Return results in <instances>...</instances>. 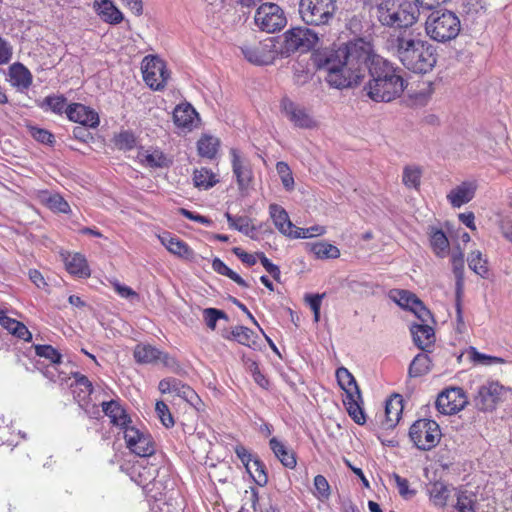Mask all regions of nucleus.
<instances>
[{
    "label": "nucleus",
    "mask_w": 512,
    "mask_h": 512,
    "mask_svg": "<svg viewBox=\"0 0 512 512\" xmlns=\"http://www.w3.org/2000/svg\"><path fill=\"white\" fill-rule=\"evenodd\" d=\"M281 109L289 121L298 128L310 129L316 126L315 120L307 112V110L289 98L282 99Z\"/></svg>",
    "instance_id": "15"
},
{
    "label": "nucleus",
    "mask_w": 512,
    "mask_h": 512,
    "mask_svg": "<svg viewBox=\"0 0 512 512\" xmlns=\"http://www.w3.org/2000/svg\"><path fill=\"white\" fill-rule=\"evenodd\" d=\"M430 497L435 505L445 506L448 498L447 486L442 482L433 483L430 489Z\"/></svg>",
    "instance_id": "46"
},
{
    "label": "nucleus",
    "mask_w": 512,
    "mask_h": 512,
    "mask_svg": "<svg viewBox=\"0 0 512 512\" xmlns=\"http://www.w3.org/2000/svg\"><path fill=\"white\" fill-rule=\"evenodd\" d=\"M65 114L72 122L79 123L82 126L96 128L100 123L98 113L81 103L69 104L65 110Z\"/></svg>",
    "instance_id": "16"
},
{
    "label": "nucleus",
    "mask_w": 512,
    "mask_h": 512,
    "mask_svg": "<svg viewBox=\"0 0 512 512\" xmlns=\"http://www.w3.org/2000/svg\"><path fill=\"white\" fill-rule=\"evenodd\" d=\"M410 331L413 336L414 343L421 350H426L434 343V329L430 325H428L427 322L413 324L410 328Z\"/></svg>",
    "instance_id": "26"
},
{
    "label": "nucleus",
    "mask_w": 512,
    "mask_h": 512,
    "mask_svg": "<svg viewBox=\"0 0 512 512\" xmlns=\"http://www.w3.org/2000/svg\"><path fill=\"white\" fill-rule=\"evenodd\" d=\"M220 145L218 138L211 135H203L197 142L198 153L201 157L213 159Z\"/></svg>",
    "instance_id": "35"
},
{
    "label": "nucleus",
    "mask_w": 512,
    "mask_h": 512,
    "mask_svg": "<svg viewBox=\"0 0 512 512\" xmlns=\"http://www.w3.org/2000/svg\"><path fill=\"white\" fill-rule=\"evenodd\" d=\"M250 371L252 373L254 381L262 388L267 389L269 386V381L265 377V375L260 371L258 364L256 362H252L250 365Z\"/></svg>",
    "instance_id": "61"
},
{
    "label": "nucleus",
    "mask_w": 512,
    "mask_h": 512,
    "mask_svg": "<svg viewBox=\"0 0 512 512\" xmlns=\"http://www.w3.org/2000/svg\"><path fill=\"white\" fill-rule=\"evenodd\" d=\"M456 509L459 512H475V499L473 495L461 492L457 496Z\"/></svg>",
    "instance_id": "52"
},
{
    "label": "nucleus",
    "mask_w": 512,
    "mask_h": 512,
    "mask_svg": "<svg viewBox=\"0 0 512 512\" xmlns=\"http://www.w3.org/2000/svg\"><path fill=\"white\" fill-rule=\"evenodd\" d=\"M157 474L158 468L155 464H149L147 458H141L129 470L131 480L143 487L155 480Z\"/></svg>",
    "instance_id": "18"
},
{
    "label": "nucleus",
    "mask_w": 512,
    "mask_h": 512,
    "mask_svg": "<svg viewBox=\"0 0 512 512\" xmlns=\"http://www.w3.org/2000/svg\"><path fill=\"white\" fill-rule=\"evenodd\" d=\"M455 277L464 276V255L461 251L454 252L451 257Z\"/></svg>",
    "instance_id": "60"
},
{
    "label": "nucleus",
    "mask_w": 512,
    "mask_h": 512,
    "mask_svg": "<svg viewBox=\"0 0 512 512\" xmlns=\"http://www.w3.org/2000/svg\"><path fill=\"white\" fill-rule=\"evenodd\" d=\"M194 185L200 189L207 190L217 183L215 174L207 168H201L194 171Z\"/></svg>",
    "instance_id": "41"
},
{
    "label": "nucleus",
    "mask_w": 512,
    "mask_h": 512,
    "mask_svg": "<svg viewBox=\"0 0 512 512\" xmlns=\"http://www.w3.org/2000/svg\"><path fill=\"white\" fill-rule=\"evenodd\" d=\"M155 411H156L161 423L166 428H170L174 425V419L172 417V414L170 413L168 406L164 402L158 401L156 403Z\"/></svg>",
    "instance_id": "55"
},
{
    "label": "nucleus",
    "mask_w": 512,
    "mask_h": 512,
    "mask_svg": "<svg viewBox=\"0 0 512 512\" xmlns=\"http://www.w3.org/2000/svg\"><path fill=\"white\" fill-rule=\"evenodd\" d=\"M142 72L144 81L154 90L163 89L169 78V72L164 61L157 56L148 55L144 57Z\"/></svg>",
    "instance_id": "9"
},
{
    "label": "nucleus",
    "mask_w": 512,
    "mask_h": 512,
    "mask_svg": "<svg viewBox=\"0 0 512 512\" xmlns=\"http://www.w3.org/2000/svg\"><path fill=\"white\" fill-rule=\"evenodd\" d=\"M505 392V387L498 381H486L478 388L475 405L481 411H492L502 401Z\"/></svg>",
    "instance_id": "11"
},
{
    "label": "nucleus",
    "mask_w": 512,
    "mask_h": 512,
    "mask_svg": "<svg viewBox=\"0 0 512 512\" xmlns=\"http://www.w3.org/2000/svg\"><path fill=\"white\" fill-rule=\"evenodd\" d=\"M46 205L53 211L60 213H68L70 206L68 202L59 194H50L45 199Z\"/></svg>",
    "instance_id": "50"
},
{
    "label": "nucleus",
    "mask_w": 512,
    "mask_h": 512,
    "mask_svg": "<svg viewBox=\"0 0 512 512\" xmlns=\"http://www.w3.org/2000/svg\"><path fill=\"white\" fill-rule=\"evenodd\" d=\"M468 399L460 387H450L443 390L436 399L437 410L444 415H453L464 409Z\"/></svg>",
    "instance_id": "12"
},
{
    "label": "nucleus",
    "mask_w": 512,
    "mask_h": 512,
    "mask_svg": "<svg viewBox=\"0 0 512 512\" xmlns=\"http://www.w3.org/2000/svg\"><path fill=\"white\" fill-rule=\"evenodd\" d=\"M232 252L245 264H247L248 266H253L256 264L257 262V259H258V255L257 253L256 254H250V253H247L245 252L242 248L240 247H234L232 249Z\"/></svg>",
    "instance_id": "62"
},
{
    "label": "nucleus",
    "mask_w": 512,
    "mask_h": 512,
    "mask_svg": "<svg viewBox=\"0 0 512 512\" xmlns=\"http://www.w3.org/2000/svg\"><path fill=\"white\" fill-rule=\"evenodd\" d=\"M393 478L395 480L396 486L398 488L399 494L405 498L409 499L416 494L415 490L409 489V482L407 479L402 478L400 475L394 473Z\"/></svg>",
    "instance_id": "57"
},
{
    "label": "nucleus",
    "mask_w": 512,
    "mask_h": 512,
    "mask_svg": "<svg viewBox=\"0 0 512 512\" xmlns=\"http://www.w3.org/2000/svg\"><path fill=\"white\" fill-rule=\"evenodd\" d=\"M254 20L256 26L267 33L280 31L287 24L283 9L270 2L263 3L257 8Z\"/></svg>",
    "instance_id": "7"
},
{
    "label": "nucleus",
    "mask_w": 512,
    "mask_h": 512,
    "mask_svg": "<svg viewBox=\"0 0 512 512\" xmlns=\"http://www.w3.org/2000/svg\"><path fill=\"white\" fill-rule=\"evenodd\" d=\"M365 3L371 6L383 26L407 28L419 18V7L412 2L398 4L394 0H365Z\"/></svg>",
    "instance_id": "3"
},
{
    "label": "nucleus",
    "mask_w": 512,
    "mask_h": 512,
    "mask_svg": "<svg viewBox=\"0 0 512 512\" xmlns=\"http://www.w3.org/2000/svg\"><path fill=\"white\" fill-rule=\"evenodd\" d=\"M314 489L313 492L314 496L321 500H327L330 497V485L327 481V479L323 475H317L314 478Z\"/></svg>",
    "instance_id": "48"
},
{
    "label": "nucleus",
    "mask_w": 512,
    "mask_h": 512,
    "mask_svg": "<svg viewBox=\"0 0 512 512\" xmlns=\"http://www.w3.org/2000/svg\"><path fill=\"white\" fill-rule=\"evenodd\" d=\"M137 159L150 168H163L169 164L167 157L158 149L141 150L137 154Z\"/></svg>",
    "instance_id": "31"
},
{
    "label": "nucleus",
    "mask_w": 512,
    "mask_h": 512,
    "mask_svg": "<svg viewBox=\"0 0 512 512\" xmlns=\"http://www.w3.org/2000/svg\"><path fill=\"white\" fill-rule=\"evenodd\" d=\"M430 244L434 253L441 258L447 256L449 241L445 233L440 229H432L430 233Z\"/></svg>",
    "instance_id": "36"
},
{
    "label": "nucleus",
    "mask_w": 512,
    "mask_h": 512,
    "mask_svg": "<svg viewBox=\"0 0 512 512\" xmlns=\"http://www.w3.org/2000/svg\"><path fill=\"white\" fill-rule=\"evenodd\" d=\"M270 449L273 451L276 458L287 468H294L296 466V458L294 453L289 450L285 444L273 437L269 441Z\"/></svg>",
    "instance_id": "30"
},
{
    "label": "nucleus",
    "mask_w": 512,
    "mask_h": 512,
    "mask_svg": "<svg viewBox=\"0 0 512 512\" xmlns=\"http://www.w3.org/2000/svg\"><path fill=\"white\" fill-rule=\"evenodd\" d=\"M393 55L408 70L426 74L437 63L436 48L411 31L401 32L391 41Z\"/></svg>",
    "instance_id": "2"
},
{
    "label": "nucleus",
    "mask_w": 512,
    "mask_h": 512,
    "mask_svg": "<svg viewBox=\"0 0 512 512\" xmlns=\"http://www.w3.org/2000/svg\"><path fill=\"white\" fill-rule=\"evenodd\" d=\"M477 188L476 180L463 181L450 190L447 200L453 208H460L474 198Z\"/></svg>",
    "instance_id": "17"
},
{
    "label": "nucleus",
    "mask_w": 512,
    "mask_h": 512,
    "mask_svg": "<svg viewBox=\"0 0 512 512\" xmlns=\"http://www.w3.org/2000/svg\"><path fill=\"white\" fill-rule=\"evenodd\" d=\"M101 405L104 414L110 418V422L114 426H118L123 432L125 428L131 426L132 420L119 401L111 400L103 402Z\"/></svg>",
    "instance_id": "19"
},
{
    "label": "nucleus",
    "mask_w": 512,
    "mask_h": 512,
    "mask_svg": "<svg viewBox=\"0 0 512 512\" xmlns=\"http://www.w3.org/2000/svg\"><path fill=\"white\" fill-rule=\"evenodd\" d=\"M225 216L231 228H234L239 232L252 237V233L255 230V228L250 225V220L248 217L232 216L230 213H226Z\"/></svg>",
    "instance_id": "44"
},
{
    "label": "nucleus",
    "mask_w": 512,
    "mask_h": 512,
    "mask_svg": "<svg viewBox=\"0 0 512 512\" xmlns=\"http://www.w3.org/2000/svg\"><path fill=\"white\" fill-rule=\"evenodd\" d=\"M0 325L18 339L24 341H31L32 339L31 332L22 322L8 317L2 310H0Z\"/></svg>",
    "instance_id": "29"
},
{
    "label": "nucleus",
    "mask_w": 512,
    "mask_h": 512,
    "mask_svg": "<svg viewBox=\"0 0 512 512\" xmlns=\"http://www.w3.org/2000/svg\"><path fill=\"white\" fill-rule=\"evenodd\" d=\"M13 47L4 38L0 36V66L8 64L12 59Z\"/></svg>",
    "instance_id": "59"
},
{
    "label": "nucleus",
    "mask_w": 512,
    "mask_h": 512,
    "mask_svg": "<svg viewBox=\"0 0 512 512\" xmlns=\"http://www.w3.org/2000/svg\"><path fill=\"white\" fill-rule=\"evenodd\" d=\"M310 251L313 253L315 258L325 259H337L340 257V250L333 244L325 241H318L310 244Z\"/></svg>",
    "instance_id": "33"
},
{
    "label": "nucleus",
    "mask_w": 512,
    "mask_h": 512,
    "mask_svg": "<svg viewBox=\"0 0 512 512\" xmlns=\"http://www.w3.org/2000/svg\"><path fill=\"white\" fill-rule=\"evenodd\" d=\"M269 212L273 223L279 232L286 236H292V228L295 227L290 221L286 210L277 204H271L269 206Z\"/></svg>",
    "instance_id": "28"
},
{
    "label": "nucleus",
    "mask_w": 512,
    "mask_h": 512,
    "mask_svg": "<svg viewBox=\"0 0 512 512\" xmlns=\"http://www.w3.org/2000/svg\"><path fill=\"white\" fill-rule=\"evenodd\" d=\"M29 132L36 141L42 144L52 145L55 142L54 135L46 129L30 126Z\"/></svg>",
    "instance_id": "53"
},
{
    "label": "nucleus",
    "mask_w": 512,
    "mask_h": 512,
    "mask_svg": "<svg viewBox=\"0 0 512 512\" xmlns=\"http://www.w3.org/2000/svg\"><path fill=\"white\" fill-rule=\"evenodd\" d=\"M97 11L101 18L110 24H118L123 20L122 12L111 0L96 1Z\"/></svg>",
    "instance_id": "32"
},
{
    "label": "nucleus",
    "mask_w": 512,
    "mask_h": 512,
    "mask_svg": "<svg viewBox=\"0 0 512 512\" xmlns=\"http://www.w3.org/2000/svg\"><path fill=\"white\" fill-rule=\"evenodd\" d=\"M136 362L140 364H152L157 360H161L165 365H169L173 361L167 354H163L157 348L149 344L136 345L134 352Z\"/></svg>",
    "instance_id": "20"
},
{
    "label": "nucleus",
    "mask_w": 512,
    "mask_h": 512,
    "mask_svg": "<svg viewBox=\"0 0 512 512\" xmlns=\"http://www.w3.org/2000/svg\"><path fill=\"white\" fill-rule=\"evenodd\" d=\"M317 65L327 72V83L337 89L358 85L368 70L370 79L363 92L374 102L393 101L406 87L400 70L374 54L372 44L362 38L319 54Z\"/></svg>",
    "instance_id": "1"
},
{
    "label": "nucleus",
    "mask_w": 512,
    "mask_h": 512,
    "mask_svg": "<svg viewBox=\"0 0 512 512\" xmlns=\"http://www.w3.org/2000/svg\"><path fill=\"white\" fill-rule=\"evenodd\" d=\"M461 29L458 16L449 10L431 12L425 21V32L430 39L445 43L455 39Z\"/></svg>",
    "instance_id": "4"
},
{
    "label": "nucleus",
    "mask_w": 512,
    "mask_h": 512,
    "mask_svg": "<svg viewBox=\"0 0 512 512\" xmlns=\"http://www.w3.org/2000/svg\"><path fill=\"white\" fill-rule=\"evenodd\" d=\"M35 353L37 356L49 360L52 364L61 363V354L51 345H36Z\"/></svg>",
    "instance_id": "49"
},
{
    "label": "nucleus",
    "mask_w": 512,
    "mask_h": 512,
    "mask_svg": "<svg viewBox=\"0 0 512 512\" xmlns=\"http://www.w3.org/2000/svg\"><path fill=\"white\" fill-rule=\"evenodd\" d=\"M421 170L416 166H406L403 170L402 181L409 188H417L420 185Z\"/></svg>",
    "instance_id": "47"
},
{
    "label": "nucleus",
    "mask_w": 512,
    "mask_h": 512,
    "mask_svg": "<svg viewBox=\"0 0 512 512\" xmlns=\"http://www.w3.org/2000/svg\"><path fill=\"white\" fill-rule=\"evenodd\" d=\"M204 321L208 328L215 330L217 321L227 319V315L222 310L216 308H206L203 310Z\"/></svg>",
    "instance_id": "51"
},
{
    "label": "nucleus",
    "mask_w": 512,
    "mask_h": 512,
    "mask_svg": "<svg viewBox=\"0 0 512 512\" xmlns=\"http://www.w3.org/2000/svg\"><path fill=\"white\" fill-rule=\"evenodd\" d=\"M180 214L183 215L184 217L192 220V221H195V222H198L200 224H203L205 226H210L212 224V220L205 217V216H202L200 214H197V213H194L190 210H187L185 208H181L180 210Z\"/></svg>",
    "instance_id": "63"
},
{
    "label": "nucleus",
    "mask_w": 512,
    "mask_h": 512,
    "mask_svg": "<svg viewBox=\"0 0 512 512\" xmlns=\"http://www.w3.org/2000/svg\"><path fill=\"white\" fill-rule=\"evenodd\" d=\"M233 174L236 177L240 188L247 187L252 179V171L245 159H243L239 151L235 148L230 150Z\"/></svg>",
    "instance_id": "23"
},
{
    "label": "nucleus",
    "mask_w": 512,
    "mask_h": 512,
    "mask_svg": "<svg viewBox=\"0 0 512 512\" xmlns=\"http://www.w3.org/2000/svg\"><path fill=\"white\" fill-rule=\"evenodd\" d=\"M123 434L126 447L133 454L140 458H148L155 454V441L148 431L131 425L130 427L125 428Z\"/></svg>",
    "instance_id": "8"
},
{
    "label": "nucleus",
    "mask_w": 512,
    "mask_h": 512,
    "mask_svg": "<svg viewBox=\"0 0 512 512\" xmlns=\"http://www.w3.org/2000/svg\"><path fill=\"white\" fill-rule=\"evenodd\" d=\"M241 51L250 63L256 65L272 64L277 55L271 41L258 42L255 45L243 46Z\"/></svg>",
    "instance_id": "13"
},
{
    "label": "nucleus",
    "mask_w": 512,
    "mask_h": 512,
    "mask_svg": "<svg viewBox=\"0 0 512 512\" xmlns=\"http://www.w3.org/2000/svg\"><path fill=\"white\" fill-rule=\"evenodd\" d=\"M9 81L18 91L28 90L33 82V76L29 69L20 62L13 63L9 67Z\"/></svg>",
    "instance_id": "21"
},
{
    "label": "nucleus",
    "mask_w": 512,
    "mask_h": 512,
    "mask_svg": "<svg viewBox=\"0 0 512 512\" xmlns=\"http://www.w3.org/2000/svg\"><path fill=\"white\" fill-rule=\"evenodd\" d=\"M231 338L239 344L251 347L255 344L254 332L246 326H236L231 331Z\"/></svg>",
    "instance_id": "45"
},
{
    "label": "nucleus",
    "mask_w": 512,
    "mask_h": 512,
    "mask_svg": "<svg viewBox=\"0 0 512 512\" xmlns=\"http://www.w3.org/2000/svg\"><path fill=\"white\" fill-rule=\"evenodd\" d=\"M247 471L259 486H265L268 482V476L265 465L261 460L255 458L247 467Z\"/></svg>",
    "instance_id": "43"
},
{
    "label": "nucleus",
    "mask_w": 512,
    "mask_h": 512,
    "mask_svg": "<svg viewBox=\"0 0 512 512\" xmlns=\"http://www.w3.org/2000/svg\"><path fill=\"white\" fill-rule=\"evenodd\" d=\"M276 169L278 174L281 176L283 186L287 190H291L294 186V179L288 164L285 162H278Z\"/></svg>",
    "instance_id": "56"
},
{
    "label": "nucleus",
    "mask_w": 512,
    "mask_h": 512,
    "mask_svg": "<svg viewBox=\"0 0 512 512\" xmlns=\"http://www.w3.org/2000/svg\"><path fill=\"white\" fill-rule=\"evenodd\" d=\"M431 359L427 354H417L409 366V375L411 377H420L430 371Z\"/></svg>",
    "instance_id": "38"
},
{
    "label": "nucleus",
    "mask_w": 512,
    "mask_h": 512,
    "mask_svg": "<svg viewBox=\"0 0 512 512\" xmlns=\"http://www.w3.org/2000/svg\"><path fill=\"white\" fill-rule=\"evenodd\" d=\"M469 268L482 278H487L489 274L488 260L479 251H471L467 258Z\"/></svg>",
    "instance_id": "34"
},
{
    "label": "nucleus",
    "mask_w": 512,
    "mask_h": 512,
    "mask_svg": "<svg viewBox=\"0 0 512 512\" xmlns=\"http://www.w3.org/2000/svg\"><path fill=\"white\" fill-rule=\"evenodd\" d=\"M409 437L418 449L428 451L439 443L441 430L436 421L419 419L411 425Z\"/></svg>",
    "instance_id": "6"
},
{
    "label": "nucleus",
    "mask_w": 512,
    "mask_h": 512,
    "mask_svg": "<svg viewBox=\"0 0 512 512\" xmlns=\"http://www.w3.org/2000/svg\"><path fill=\"white\" fill-rule=\"evenodd\" d=\"M391 298L400 306L411 310L421 322H428L431 313L417 296L407 290H393Z\"/></svg>",
    "instance_id": "14"
},
{
    "label": "nucleus",
    "mask_w": 512,
    "mask_h": 512,
    "mask_svg": "<svg viewBox=\"0 0 512 512\" xmlns=\"http://www.w3.org/2000/svg\"><path fill=\"white\" fill-rule=\"evenodd\" d=\"M258 259L260 260L261 264L265 268V270L276 280H280L281 272L280 268L273 264L263 252H258Z\"/></svg>",
    "instance_id": "58"
},
{
    "label": "nucleus",
    "mask_w": 512,
    "mask_h": 512,
    "mask_svg": "<svg viewBox=\"0 0 512 512\" xmlns=\"http://www.w3.org/2000/svg\"><path fill=\"white\" fill-rule=\"evenodd\" d=\"M343 403L346 406L349 416L357 423L364 424L366 419L361 407L362 397L354 398V397H345L343 399Z\"/></svg>",
    "instance_id": "39"
},
{
    "label": "nucleus",
    "mask_w": 512,
    "mask_h": 512,
    "mask_svg": "<svg viewBox=\"0 0 512 512\" xmlns=\"http://www.w3.org/2000/svg\"><path fill=\"white\" fill-rule=\"evenodd\" d=\"M68 105H66V98L63 95L47 96L40 104L41 109L50 111L57 115H62Z\"/></svg>",
    "instance_id": "40"
},
{
    "label": "nucleus",
    "mask_w": 512,
    "mask_h": 512,
    "mask_svg": "<svg viewBox=\"0 0 512 512\" xmlns=\"http://www.w3.org/2000/svg\"><path fill=\"white\" fill-rule=\"evenodd\" d=\"M337 6L335 0H300L299 13L307 25H327L333 19Z\"/></svg>",
    "instance_id": "5"
},
{
    "label": "nucleus",
    "mask_w": 512,
    "mask_h": 512,
    "mask_svg": "<svg viewBox=\"0 0 512 512\" xmlns=\"http://www.w3.org/2000/svg\"><path fill=\"white\" fill-rule=\"evenodd\" d=\"M73 377L75 379V388L73 390L75 398H77L78 401H84L91 395L93 385L85 375L79 372L73 373Z\"/></svg>",
    "instance_id": "37"
},
{
    "label": "nucleus",
    "mask_w": 512,
    "mask_h": 512,
    "mask_svg": "<svg viewBox=\"0 0 512 512\" xmlns=\"http://www.w3.org/2000/svg\"><path fill=\"white\" fill-rule=\"evenodd\" d=\"M403 412V399L400 395L396 394L390 397L385 404V427L386 429L394 428Z\"/></svg>",
    "instance_id": "27"
},
{
    "label": "nucleus",
    "mask_w": 512,
    "mask_h": 512,
    "mask_svg": "<svg viewBox=\"0 0 512 512\" xmlns=\"http://www.w3.org/2000/svg\"><path fill=\"white\" fill-rule=\"evenodd\" d=\"M318 42V35L306 27L292 28L284 34V48L286 52L309 51Z\"/></svg>",
    "instance_id": "10"
},
{
    "label": "nucleus",
    "mask_w": 512,
    "mask_h": 512,
    "mask_svg": "<svg viewBox=\"0 0 512 512\" xmlns=\"http://www.w3.org/2000/svg\"><path fill=\"white\" fill-rule=\"evenodd\" d=\"M212 268L218 274L230 278L238 285L242 287H248L247 282L240 275L231 270L221 259L214 258L212 261Z\"/></svg>",
    "instance_id": "42"
},
{
    "label": "nucleus",
    "mask_w": 512,
    "mask_h": 512,
    "mask_svg": "<svg viewBox=\"0 0 512 512\" xmlns=\"http://www.w3.org/2000/svg\"><path fill=\"white\" fill-rule=\"evenodd\" d=\"M66 270L78 278H87L91 271L84 255L80 253L62 254Z\"/></svg>",
    "instance_id": "24"
},
{
    "label": "nucleus",
    "mask_w": 512,
    "mask_h": 512,
    "mask_svg": "<svg viewBox=\"0 0 512 512\" xmlns=\"http://www.w3.org/2000/svg\"><path fill=\"white\" fill-rule=\"evenodd\" d=\"M115 145L121 150H131L136 146V139L131 132L123 131L115 137Z\"/></svg>",
    "instance_id": "54"
},
{
    "label": "nucleus",
    "mask_w": 512,
    "mask_h": 512,
    "mask_svg": "<svg viewBox=\"0 0 512 512\" xmlns=\"http://www.w3.org/2000/svg\"><path fill=\"white\" fill-rule=\"evenodd\" d=\"M179 386V380L176 378H166L159 382V390L161 393H174Z\"/></svg>",
    "instance_id": "64"
},
{
    "label": "nucleus",
    "mask_w": 512,
    "mask_h": 512,
    "mask_svg": "<svg viewBox=\"0 0 512 512\" xmlns=\"http://www.w3.org/2000/svg\"><path fill=\"white\" fill-rule=\"evenodd\" d=\"M197 117L198 113L189 103L179 104L173 111V122L183 131H191Z\"/></svg>",
    "instance_id": "22"
},
{
    "label": "nucleus",
    "mask_w": 512,
    "mask_h": 512,
    "mask_svg": "<svg viewBox=\"0 0 512 512\" xmlns=\"http://www.w3.org/2000/svg\"><path fill=\"white\" fill-rule=\"evenodd\" d=\"M159 239L170 253L186 260L193 258V250L178 237H173L170 233H164L159 236Z\"/></svg>",
    "instance_id": "25"
}]
</instances>
